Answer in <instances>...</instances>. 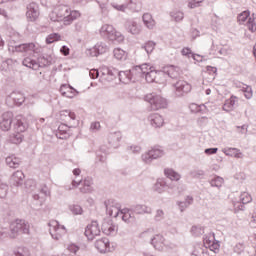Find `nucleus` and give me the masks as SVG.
<instances>
[{"label":"nucleus","instance_id":"59","mask_svg":"<svg viewBox=\"0 0 256 256\" xmlns=\"http://www.w3.org/2000/svg\"><path fill=\"white\" fill-rule=\"evenodd\" d=\"M9 190V186L0 181V197H7V191Z\"/></svg>","mask_w":256,"mask_h":256},{"label":"nucleus","instance_id":"1","mask_svg":"<svg viewBox=\"0 0 256 256\" xmlns=\"http://www.w3.org/2000/svg\"><path fill=\"white\" fill-rule=\"evenodd\" d=\"M55 59L51 54H41L35 60L33 57L28 56L23 59L22 65L24 67H28V69H33L34 71H39V69L43 67H49V65H53Z\"/></svg>","mask_w":256,"mask_h":256},{"label":"nucleus","instance_id":"8","mask_svg":"<svg viewBox=\"0 0 256 256\" xmlns=\"http://www.w3.org/2000/svg\"><path fill=\"white\" fill-rule=\"evenodd\" d=\"M25 103V95L21 92H12L8 97H6V105L8 107H21Z\"/></svg>","mask_w":256,"mask_h":256},{"label":"nucleus","instance_id":"5","mask_svg":"<svg viewBox=\"0 0 256 256\" xmlns=\"http://www.w3.org/2000/svg\"><path fill=\"white\" fill-rule=\"evenodd\" d=\"M145 101L149 103L152 111H159V109H165L167 107V99L161 95L148 94L145 96Z\"/></svg>","mask_w":256,"mask_h":256},{"label":"nucleus","instance_id":"53","mask_svg":"<svg viewBox=\"0 0 256 256\" xmlns=\"http://www.w3.org/2000/svg\"><path fill=\"white\" fill-rule=\"evenodd\" d=\"M60 39H61V35L57 33H52L48 35V37L46 38V43L47 45H51V43H55V41H59Z\"/></svg>","mask_w":256,"mask_h":256},{"label":"nucleus","instance_id":"37","mask_svg":"<svg viewBox=\"0 0 256 256\" xmlns=\"http://www.w3.org/2000/svg\"><path fill=\"white\" fill-rule=\"evenodd\" d=\"M164 175L168 178L171 179V181H179L181 179V175L177 173L175 170L171 168H167L164 170Z\"/></svg>","mask_w":256,"mask_h":256},{"label":"nucleus","instance_id":"11","mask_svg":"<svg viewBox=\"0 0 256 256\" xmlns=\"http://www.w3.org/2000/svg\"><path fill=\"white\" fill-rule=\"evenodd\" d=\"M29 128L27 118L23 115H17L13 120V129L16 133H25Z\"/></svg>","mask_w":256,"mask_h":256},{"label":"nucleus","instance_id":"55","mask_svg":"<svg viewBox=\"0 0 256 256\" xmlns=\"http://www.w3.org/2000/svg\"><path fill=\"white\" fill-rule=\"evenodd\" d=\"M154 191L163 193V191H165V181H157L154 185Z\"/></svg>","mask_w":256,"mask_h":256},{"label":"nucleus","instance_id":"57","mask_svg":"<svg viewBox=\"0 0 256 256\" xmlns=\"http://www.w3.org/2000/svg\"><path fill=\"white\" fill-rule=\"evenodd\" d=\"M96 3H98L102 13H107V7L109 5V0H96Z\"/></svg>","mask_w":256,"mask_h":256},{"label":"nucleus","instance_id":"64","mask_svg":"<svg viewBox=\"0 0 256 256\" xmlns=\"http://www.w3.org/2000/svg\"><path fill=\"white\" fill-rule=\"evenodd\" d=\"M49 18L50 20H52L54 23L57 22V21H62L60 18H59V15L57 14V10H54L49 14Z\"/></svg>","mask_w":256,"mask_h":256},{"label":"nucleus","instance_id":"52","mask_svg":"<svg viewBox=\"0 0 256 256\" xmlns=\"http://www.w3.org/2000/svg\"><path fill=\"white\" fill-rule=\"evenodd\" d=\"M60 115L61 117H68V119H71L72 121H75V119H77V115L71 110H62L60 112Z\"/></svg>","mask_w":256,"mask_h":256},{"label":"nucleus","instance_id":"26","mask_svg":"<svg viewBox=\"0 0 256 256\" xmlns=\"http://www.w3.org/2000/svg\"><path fill=\"white\" fill-rule=\"evenodd\" d=\"M95 247L100 253H107V251H110V243L109 238H101L96 240Z\"/></svg>","mask_w":256,"mask_h":256},{"label":"nucleus","instance_id":"49","mask_svg":"<svg viewBox=\"0 0 256 256\" xmlns=\"http://www.w3.org/2000/svg\"><path fill=\"white\" fill-rule=\"evenodd\" d=\"M155 42L153 41H148L145 43V45L142 46V49H144L147 53V55H151L153 51L155 50Z\"/></svg>","mask_w":256,"mask_h":256},{"label":"nucleus","instance_id":"13","mask_svg":"<svg viewBox=\"0 0 256 256\" xmlns=\"http://www.w3.org/2000/svg\"><path fill=\"white\" fill-rule=\"evenodd\" d=\"M106 213L110 217H119V213H121V209H119V204L113 200L109 199L104 202Z\"/></svg>","mask_w":256,"mask_h":256},{"label":"nucleus","instance_id":"6","mask_svg":"<svg viewBox=\"0 0 256 256\" xmlns=\"http://www.w3.org/2000/svg\"><path fill=\"white\" fill-rule=\"evenodd\" d=\"M48 226L52 239H55L56 241H59V239L67 233V228H65L64 225L59 224V221L57 220H51L48 223Z\"/></svg>","mask_w":256,"mask_h":256},{"label":"nucleus","instance_id":"25","mask_svg":"<svg viewBox=\"0 0 256 256\" xmlns=\"http://www.w3.org/2000/svg\"><path fill=\"white\" fill-rule=\"evenodd\" d=\"M152 70L153 68L149 67V64H142L140 66H135L132 70V73H135L136 78L139 79L140 77H145V75Z\"/></svg>","mask_w":256,"mask_h":256},{"label":"nucleus","instance_id":"10","mask_svg":"<svg viewBox=\"0 0 256 256\" xmlns=\"http://www.w3.org/2000/svg\"><path fill=\"white\" fill-rule=\"evenodd\" d=\"M109 51V46L104 42H98L94 47L86 50L88 57H99Z\"/></svg>","mask_w":256,"mask_h":256},{"label":"nucleus","instance_id":"16","mask_svg":"<svg viewBox=\"0 0 256 256\" xmlns=\"http://www.w3.org/2000/svg\"><path fill=\"white\" fill-rule=\"evenodd\" d=\"M118 77L119 81L121 83H124L125 85L131 83V81L135 83L137 79V75L135 74V72H133V68L131 70L118 72Z\"/></svg>","mask_w":256,"mask_h":256},{"label":"nucleus","instance_id":"34","mask_svg":"<svg viewBox=\"0 0 256 256\" xmlns=\"http://www.w3.org/2000/svg\"><path fill=\"white\" fill-rule=\"evenodd\" d=\"M82 185L83 187L80 188L81 193H91V191H93V188L91 187V185H93V178L86 177L82 181Z\"/></svg>","mask_w":256,"mask_h":256},{"label":"nucleus","instance_id":"30","mask_svg":"<svg viewBox=\"0 0 256 256\" xmlns=\"http://www.w3.org/2000/svg\"><path fill=\"white\" fill-rule=\"evenodd\" d=\"M164 75L165 73H163L162 70L155 71L152 69L146 75H144V77L147 83H154V81L157 83V79H159V77H163Z\"/></svg>","mask_w":256,"mask_h":256},{"label":"nucleus","instance_id":"47","mask_svg":"<svg viewBox=\"0 0 256 256\" xmlns=\"http://www.w3.org/2000/svg\"><path fill=\"white\" fill-rule=\"evenodd\" d=\"M241 89L244 93V97H246L247 99H251L253 97V88H251V86L242 84Z\"/></svg>","mask_w":256,"mask_h":256},{"label":"nucleus","instance_id":"21","mask_svg":"<svg viewBox=\"0 0 256 256\" xmlns=\"http://www.w3.org/2000/svg\"><path fill=\"white\" fill-rule=\"evenodd\" d=\"M49 194V188L47 187V185H44L39 189V193L33 194V199L34 201H39V205L41 207V205L45 203V199L49 197Z\"/></svg>","mask_w":256,"mask_h":256},{"label":"nucleus","instance_id":"22","mask_svg":"<svg viewBox=\"0 0 256 256\" xmlns=\"http://www.w3.org/2000/svg\"><path fill=\"white\" fill-rule=\"evenodd\" d=\"M25 181V174L21 170L14 172L10 178V184L13 187H21Z\"/></svg>","mask_w":256,"mask_h":256},{"label":"nucleus","instance_id":"29","mask_svg":"<svg viewBox=\"0 0 256 256\" xmlns=\"http://www.w3.org/2000/svg\"><path fill=\"white\" fill-rule=\"evenodd\" d=\"M60 93L63 97H68V99H73L77 95V90L75 88L64 84L60 87Z\"/></svg>","mask_w":256,"mask_h":256},{"label":"nucleus","instance_id":"62","mask_svg":"<svg viewBox=\"0 0 256 256\" xmlns=\"http://www.w3.org/2000/svg\"><path fill=\"white\" fill-rule=\"evenodd\" d=\"M239 211H245V204L242 202L234 203V212L239 213Z\"/></svg>","mask_w":256,"mask_h":256},{"label":"nucleus","instance_id":"20","mask_svg":"<svg viewBox=\"0 0 256 256\" xmlns=\"http://www.w3.org/2000/svg\"><path fill=\"white\" fill-rule=\"evenodd\" d=\"M119 217H121L124 223H135V221H137V218L135 217L134 212L131 211V208H124L120 210Z\"/></svg>","mask_w":256,"mask_h":256},{"label":"nucleus","instance_id":"48","mask_svg":"<svg viewBox=\"0 0 256 256\" xmlns=\"http://www.w3.org/2000/svg\"><path fill=\"white\" fill-rule=\"evenodd\" d=\"M253 201V198L251 197V194L249 192H242L240 194V202L243 203V205H247V203H251Z\"/></svg>","mask_w":256,"mask_h":256},{"label":"nucleus","instance_id":"54","mask_svg":"<svg viewBox=\"0 0 256 256\" xmlns=\"http://www.w3.org/2000/svg\"><path fill=\"white\" fill-rule=\"evenodd\" d=\"M69 209L73 215H83V208L77 204L70 205Z\"/></svg>","mask_w":256,"mask_h":256},{"label":"nucleus","instance_id":"45","mask_svg":"<svg viewBox=\"0 0 256 256\" xmlns=\"http://www.w3.org/2000/svg\"><path fill=\"white\" fill-rule=\"evenodd\" d=\"M113 53H114L115 59H117L118 61H123V59L127 58L126 53L121 48H115Z\"/></svg>","mask_w":256,"mask_h":256},{"label":"nucleus","instance_id":"36","mask_svg":"<svg viewBox=\"0 0 256 256\" xmlns=\"http://www.w3.org/2000/svg\"><path fill=\"white\" fill-rule=\"evenodd\" d=\"M6 164L11 169H17V167H19V165H21V160L15 156H8L6 158Z\"/></svg>","mask_w":256,"mask_h":256},{"label":"nucleus","instance_id":"44","mask_svg":"<svg viewBox=\"0 0 256 256\" xmlns=\"http://www.w3.org/2000/svg\"><path fill=\"white\" fill-rule=\"evenodd\" d=\"M170 17H172L176 23H181V21L185 19V14L181 11H172Z\"/></svg>","mask_w":256,"mask_h":256},{"label":"nucleus","instance_id":"28","mask_svg":"<svg viewBox=\"0 0 256 256\" xmlns=\"http://www.w3.org/2000/svg\"><path fill=\"white\" fill-rule=\"evenodd\" d=\"M125 28L128 33H131L132 35H139V33H141V26L133 20L126 21Z\"/></svg>","mask_w":256,"mask_h":256},{"label":"nucleus","instance_id":"9","mask_svg":"<svg viewBox=\"0 0 256 256\" xmlns=\"http://www.w3.org/2000/svg\"><path fill=\"white\" fill-rule=\"evenodd\" d=\"M84 235L87 237L88 241H93L95 237L101 235V229L99 228V222L92 221L87 225Z\"/></svg>","mask_w":256,"mask_h":256},{"label":"nucleus","instance_id":"42","mask_svg":"<svg viewBox=\"0 0 256 256\" xmlns=\"http://www.w3.org/2000/svg\"><path fill=\"white\" fill-rule=\"evenodd\" d=\"M126 6L131 11H141V0H129V3H126Z\"/></svg>","mask_w":256,"mask_h":256},{"label":"nucleus","instance_id":"63","mask_svg":"<svg viewBox=\"0 0 256 256\" xmlns=\"http://www.w3.org/2000/svg\"><path fill=\"white\" fill-rule=\"evenodd\" d=\"M205 253V250H203V248H201V246H196L194 248V251L191 253V255L194 256H203Z\"/></svg>","mask_w":256,"mask_h":256},{"label":"nucleus","instance_id":"39","mask_svg":"<svg viewBox=\"0 0 256 256\" xmlns=\"http://www.w3.org/2000/svg\"><path fill=\"white\" fill-rule=\"evenodd\" d=\"M143 23L148 29H153L155 27V20H153V16L150 13H146L142 16Z\"/></svg>","mask_w":256,"mask_h":256},{"label":"nucleus","instance_id":"4","mask_svg":"<svg viewBox=\"0 0 256 256\" xmlns=\"http://www.w3.org/2000/svg\"><path fill=\"white\" fill-rule=\"evenodd\" d=\"M31 226L23 219H17L10 224V238L15 239L19 235H29Z\"/></svg>","mask_w":256,"mask_h":256},{"label":"nucleus","instance_id":"40","mask_svg":"<svg viewBox=\"0 0 256 256\" xmlns=\"http://www.w3.org/2000/svg\"><path fill=\"white\" fill-rule=\"evenodd\" d=\"M164 241H165V238L157 234L151 239V245H153L155 249H159L162 247Z\"/></svg>","mask_w":256,"mask_h":256},{"label":"nucleus","instance_id":"7","mask_svg":"<svg viewBox=\"0 0 256 256\" xmlns=\"http://www.w3.org/2000/svg\"><path fill=\"white\" fill-rule=\"evenodd\" d=\"M163 155H165V151H163V148H161V146H156L148 152L142 154L141 159L143 163L149 165V163H152L153 161H155V159L163 157Z\"/></svg>","mask_w":256,"mask_h":256},{"label":"nucleus","instance_id":"19","mask_svg":"<svg viewBox=\"0 0 256 256\" xmlns=\"http://www.w3.org/2000/svg\"><path fill=\"white\" fill-rule=\"evenodd\" d=\"M26 17L30 19V21H37L39 17V5H37V3L32 2L27 6Z\"/></svg>","mask_w":256,"mask_h":256},{"label":"nucleus","instance_id":"32","mask_svg":"<svg viewBox=\"0 0 256 256\" xmlns=\"http://www.w3.org/2000/svg\"><path fill=\"white\" fill-rule=\"evenodd\" d=\"M102 75H107L106 79L107 81H113L114 79H117L119 77V70L116 68H103Z\"/></svg>","mask_w":256,"mask_h":256},{"label":"nucleus","instance_id":"60","mask_svg":"<svg viewBox=\"0 0 256 256\" xmlns=\"http://www.w3.org/2000/svg\"><path fill=\"white\" fill-rule=\"evenodd\" d=\"M191 177H193V179H201V177H203V175H205V171L203 170H192L190 172Z\"/></svg>","mask_w":256,"mask_h":256},{"label":"nucleus","instance_id":"18","mask_svg":"<svg viewBox=\"0 0 256 256\" xmlns=\"http://www.w3.org/2000/svg\"><path fill=\"white\" fill-rule=\"evenodd\" d=\"M134 215H151L153 213V208L145 204H135L130 207Z\"/></svg>","mask_w":256,"mask_h":256},{"label":"nucleus","instance_id":"12","mask_svg":"<svg viewBox=\"0 0 256 256\" xmlns=\"http://www.w3.org/2000/svg\"><path fill=\"white\" fill-rule=\"evenodd\" d=\"M176 97H184L191 92V84L185 80H179L174 84Z\"/></svg>","mask_w":256,"mask_h":256},{"label":"nucleus","instance_id":"35","mask_svg":"<svg viewBox=\"0 0 256 256\" xmlns=\"http://www.w3.org/2000/svg\"><path fill=\"white\" fill-rule=\"evenodd\" d=\"M222 151L228 157H235L236 159H241L243 155L241 151L237 148H224Z\"/></svg>","mask_w":256,"mask_h":256},{"label":"nucleus","instance_id":"46","mask_svg":"<svg viewBox=\"0 0 256 256\" xmlns=\"http://www.w3.org/2000/svg\"><path fill=\"white\" fill-rule=\"evenodd\" d=\"M24 185H25V189H26L27 193H31V192L35 191V187H36L37 183L33 179H28V180H26Z\"/></svg>","mask_w":256,"mask_h":256},{"label":"nucleus","instance_id":"2","mask_svg":"<svg viewBox=\"0 0 256 256\" xmlns=\"http://www.w3.org/2000/svg\"><path fill=\"white\" fill-rule=\"evenodd\" d=\"M55 10L59 19H61L66 26L71 25L75 19H79V17H81V13H79V11L71 10L70 7L65 5H59L55 8Z\"/></svg>","mask_w":256,"mask_h":256},{"label":"nucleus","instance_id":"23","mask_svg":"<svg viewBox=\"0 0 256 256\" xmlns=\"http://www.w3.org/2000/svg\"><path fill=\"white\" fill-rule=\"evenodd\" d=\"M123 135L121 134V131L111 132L108 135V143L111 147L114 149H117L119 147V143L121 142Z\"/></svg>","mask_w":256,"mask_h":256},{"label":"nucleus","instance_id":"15","mask_svg":"<svg viewBox=\"0 0 256 256\" xmlns=\"http://www.w3.org/2000/svg\"><path fill=\"white\" fill-rule=\"evenodd\" d=\"M9 51H12V53H31V52H33V55H35V44L34 43L19 44L16 46H12V48H9Z\"/></svg>","mask_w":256,"mask_h":256},{"label":"nucleus","instance_id":"17","mask_svg":"<svg viewBox=\"0 0 256 256\" xmlns=\"http://www.w3.org/2000/svg\"><path fill=\"white\" fill-rule=\"evenodd\" d=\"M101 230L104 235H117V225L111 219H105L103 221Z\"/></svg>","mask_w":256,"mask_h":256},{"label":"nucleus","instance_id":"24","mask_svg":"<svg viewBox=\"0 0 256 256\" xmlns=\"http://www.w3.org/2000/svg\"><path fill=\"white\" fill-rule=\"evenodd\" d=\"M162 73H164L163 77H168V79H179V69L173 65L165 66Z\"/></svg>","mask_w":256,"mask_h":256},{"label":"nucleus","instance_id":"61","mask_svg":"<svg viewBox=\"0 0 256 256\" xmlns=\"http://www.w3.org/2000/svg\"><path fill=\"white\" fill-rule=\"evenodd\" d=\"M163 219H165V212L161 209H158L154 216V221H163Z\"/></svg>","mask_w":256,"mask_h":256},{"label":"nucleus","instance_id":"43","mask_svg":"<svg viewBox=\"0 0 256 256\" xmlns=\"http://www.w3.org/2000/svg\"><path fill=\"white\" fill-rule=\"evenodd\" d=\"M224 179L221 176H215L210 180L211 187H216L217 189H221L224 183Z\"/></svg>","mask_w":256,"mask_h":256},{"label":"nucleus","instance_id":"51","mask_svg":"<svg viewBox=\"0 0 256 256\" xmlns=\"http://www.w3.org/2000/svg\"><path fill=\"white\" fill-rule=\"evenodd\" d=\"M22 132H16V134H13V136L10 138L11 143H14V145H19V143H22L23 141V134Z\"/></svg>","mask_w":256,"mask_h":256},{"label":"nucleus","instance_id":"3","mask_svg":"<svg viewBox=\"0 0 256 256\" xmlns=\"http://www.w3.org/2000/svg\"><path fill=\"white\" fill-rule=\"evenodd\" d=\"M99 33L102 39H106L107 41H117V43H121V41L125 39V37L121 35V32H118L115 27L110 24L102 25Z\"/></svg>","mask_w":256,"mask_h":256},{"label":"nucleus","instance_id":"58","mask_svg":"<svg viewBox=\"0 0 256 256\" xmlns=\"http://www.w3.org/2000/svg\"><path fill=\"white\" fill-rule=\"evenodd\" d=\"M127 151L129 153H133L134 155H139V153H141V146H137V145L128 146Z\"/></svg>","mask_w":256,"mask_h":256},{"label":"nucleus","instance_id":"31","mask_svg":"<svg viewBox=\"0 0 256 256\" xmlns=\"http://www.w3.org/2000/svg\"><path fill=\"white\" fill-rule=\"evenodd\" d=\"M237 103H239V98L237 96H231L230 99L225 101L223 111H226V113H229V111H233Z\"/></svg>","mask_w":256,"mask_h":256},{"label":"nucleus","instance_id":"41","mask_svg":"<svg viewBox=\"0 0 256 256\" xmlns=\"http://www.w3.org/2000/svg\"><path fill=\"white\" fill-rule=\"evenodd\" d=\"M177 204L180 211L183 213V211H185L189 205H193V196H187L185 201L178 202Z\"/></svg>","mask_w":256,"mask_h":256},{"label":"nucleus","instance_id":"33","mask_svg":"<svg viewBox=\"0 0 256 256\" xmlns=\"http://www.w3.org/2000/svg\"><path fill=\"white\" fill-rule=\"evenodd\" d=\"M252 16L253 17H251V12H249V10H245L242 13L238 14L237 21L239 25H245L246 23V27H247V23L249 22V19H255L254 18L255 14H253Z\"/></svg>","mask_w":256,"mask_h":256},{"label":"nucleus","instance_id":"14","mask_svg":"<svg viewBox=\"0 0 256 256\" xmlns=\"http://www.w3.org/2000/svg\"><path fill=\"white\" fill-rule=\"evenodd\" d=\"M13 120V112H4L0 120V129L2 131H9L13 125Z\"/></svg>","mask_w":256,"mask_h":256},{"label":"nucleus","instance_id":"50","mask_svg":"<svg viewBox=\"0 0 256 256\" xmlns=\"http://www.w3.org/2000/svg\"><path fill=\"white\" fill-rule=\"evenodd\" d=\"M191 233L194 235V237H201V235L205 233V229L203 226H192Z\"/></svg>","mask_w":256,"mask_h":256},{"label":"nucleus","instance_id":"27","mask_svg":"<svg viewBox=\"0 0 256 256\" xmlns=\"http://www.w3.org/2000/svg\"><path fill=\"white\" fill-rule=\"evenodd\" d=\"M148 121H150V124L152 125V127H154L155 129L159 128V127H163L165 120L163 119V116H161L160 114H151L148 117Z\"/></svg>","mask_w":256,"mask_h":256},{"label":"nucleus","instance_id":"56","mask_svg":"<svg viewBox=\"0 0 256 256\" xmlns=\"http://www.w3.org/2000/svg\"><path fill=\"white\" fill-rule=\"evenodd\" d=\"M234 253H237V255H241L243 251H245V243L239 242L237 243L233 248Z\"/></svg>","mask_w":256,"mask_h":256},{"label":"nucleus","instance_id":"38","mask_svg":"<svg viewBox=\"0 0 256 256\" xmlns=\"http://www.w3.org/2000/svg\"><path fill=\"white\" fill-rule=\"evenodd\" d=\"M12 256H31V253L27 247L20 246L13 249Z\"/></svg>","mask_w":256,"mask_h":256}]
</instances>
